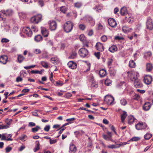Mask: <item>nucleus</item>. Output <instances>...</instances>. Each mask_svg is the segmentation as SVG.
Wrapping results in <instances>:
<instances>
[{"mask_svg": "<svg viewBox=\"0 0 153 153\" xmlns=\"http://www.w3.org/2000/svg\"><path fill=\"white\" fill-rule=\"evenodd\" d=\"M68 67L72 69H76L77 67L76 63L73 61H70L68 63Z\"/></svg>", "mask_w": 153, "mask_h": 153, "instance_id": "obj_17", "label": "nucleus"}, {"mask_svg": "<svg viewBox=\"0 0 153 153\" xmlns=\"http://www.w3.org/2000/svg\"><path fill=\"white\" fill-rule=\"evenodd\" d=\"M70 150L74 153H75L76 150V148L75 145L71 144L70 145Z\"/></svg>", "mask_w": 153, "mask_h": 153, "instance_id": "obj_27", "label": "nucleus"}, {"mask_svg": "<svg viewBox=\"0 0 153 153\" xmlns=\"http://www.w3.org/2000/svg\"><path fill=\"white\" fill-rule=\"evenodd\" d=\"M77 53L76 52L74 51L73 52L70 54L69 58L72 59H74L76 57Z\"/></svg>", "mask_w": 153, "mask_h": 153, "instance_id": "obj_32", "label": "nucleus"}, {"mask_svg": "<svg viewBox=\"0 0 153 153\" xmlns=\"http://www.w3.org/2000/svg\"><path fill=\"white\" fill-rule=\"evenodd\" d=\"M134 84L136 88H140L142 86L140 80L138 79L134 81Z\"/></svg>", "mask_w": 153, "mask_h": 153, "instance_id": "obj_18", "label": "nucleus"}, {"mask_svg": "<svg viewBox=\"0 0 153 153\" xmlns=\"http://www.w3.org/2000/svg\"><path fill=\"white\" fill-rule=\"evenodd\" d=\"M140 139V138L138 137H132L131 140L132 141H137L139 140Z\"/></svg>", "mask_w": 153, "mask_h": 153, "instance_id": "obj_53", "label": "nucleus"}, {"mask_svg": "<svg viewBox=\"0 0 153 153\" xmlns=\"http://www.w3.org/2000/svg\"><path fill=\"white\" fill-rule=\"evenodd\" d=\"M79 38L80 40L81 41H84L85 39V37L84 35L82 34H81L79 36Z\"/></svg>", "mask_w": 153, "mask_h": 153, "instance_id": "obj_49", "label": "nucleus"}, {"mask_svg": "<svg viewBox=\"0 0 153 153\" xmlns=\"http://www.w3.org/2000/svg\"><path fill=\"white\" fill-rule=\"evenodd\" d=\"M151 105L150 102H146L143 106V109L144 111H147L150 109Z\"/></svg>", "mask_w": 153, "mask_h": 153, "instance_id": "obj_19", "label": "nucleus"}, {"mask_svg": "<svg viewBox=\"0 0 153 153\" xmlns=\"http://www.w3.org/2000/svg\"><path fill=\"white\" fill-rule=\"evenodd\" d=\"M57 27V24L55 21H50L49 28L51 30H55Z\"/></svg>", "mask_w": 153, "mask_h": 153, "instance_id": "obj_13", "label": "nucleus"}, {"mask_svg": "<svg viewBox=\"0 0 153 153\" xmlns=\"http://www.w3.org/2000/svg\"><path fill=\"white\" fill-rule=\"evenodd\" d=\"M9 41V40L6 38H3L1 40L2 43H7Z\"/></svg>", "mask_w": 153, "mask_h": 153, "instance_id": "obj_60", "label": "nucleus"}, {"mask_svg": "<svg viewBox=\"0 0 153 153\" xmlns=\"http://www.w3.org/2000/svg\"><path fill=\"white\" fill-rule=\"evenodd\" d=\"M101 39L102 42H105L107 40V38L106 36L103 35L101 37Z\"/></svg>", "mask_w": 153, "mask_h": 153, "instance_id": "obj_50", "label": "nucleus"}, {"mask_svg": "<svg viewBox=\"0 0 153 153\" xmlns=\"http://www.w3.org/2000/svg\"><path fill=\"white\" fill-rule=\"evenodd\" d=\"M7 57L6 55H3L0 57V63L5 64L6 63L7 60Z\"/></svg>", "mask_w": 153, "mask_h": 153, "instance_id": "obj_16", "label": "nucleus"}, {"mask_svg": "<svg viewBox=\"0 0 153 153\" xmlns=\"http://www.w3.org/2000/svg\"><path fill=\"white\" fill-rule=\"evenodd\" d=\"M113 61V60L112 58H108L107 62V64L108 66H111Z\"/></svg>", "mask_w": 153, "mask_h": 153, "instance_id": "obj_44", "label": "nucleus"}, {"mask_svg": "<svg viewBox=\"0 0 153 153\" xmlns=\"http://www.w3.org/2000/svg\"><path fill=\"white\" fill-rule=\"evenodd\" d=\"M25 57L22 55H20L18 56L17 60L18 62L19 63H21L23 61Z\"/></svg>", "mask_w": 153, "mask_h": 153, "instance_id": "obj_36", "label": "nucleus"}, {"mask_svg": "<svg viewBox=\"0 0 153 153\" xmlns=\"http://www.w3.org/2000/svg\"><path fill=\"white\" fill-rule=\"evenodd\" d=\"M107 135L103 134L102 137L105 140L109 141V140H111V138H112V134L111 132L108 131L107 132Z\"/></svg>", "mask_w": 153, "mask_h": 153, "instance_id": "obj_15", "label": "nucleus"}, {"mask_svg": "<svg viewBox=\"0 0 153 153\" xmlns=\"http://www.w3.org/2000/svg\"><path fill=\"white\" fill-rule=\"evenodd\" d=\"M85 27V26L83 24H80L79 25V29L82 30H84Z\"/></svg>", "mask_w": 153, "mask_h": 153, "instance_id": "obj_58", "label": "nucleus"}, {"mask_svg": "<svg viewBox=\"0 0 153 153\" xmlns=\"http://www.w3.org/2000/svg\"><path fill=\"white\" fill-rule=\"evenodd\" d=\"M6 134H1V140H6L7 141H12L13 139L10 138H8V137H6Z\"/></svg>", "mask_w": 153, "mask_h": 153, "instance_id": "obj_23", "label": "nucleus"}, {"mask_svg": "<svg viewBox=\"0 0 153 153\" xmlns=\"http://www.w3.org/2000/svg\"><path fill=\"white\" fill-rule=\"evenodd\" d=\"M120 13L122 15L125 16L126 18H130L131 17L130 14L128 13L126 7H125L121 8Z\"/></svg>", "mask_w": 153, "mask_h": 153, "instance_id": "obj_4", "label": "nucleus"}, {"mask_svg": "<svg viewBox=\"0 0 153 153\" xmlns=\"http://www.w3.org/2000/svg\"><path fill=\"white\" fill-rule=\"evenodd\" d=\"M135 120V119L132 116H128V123L130 125L132 124Z\"/></svg>", "mask_w": 153, "mask_h": 153, "instance_id": "obj_21", "label": "nucleus"}, {"mask_svg": "<svg viewBox=\"0 0 153 153\" xmlns=\"http://www.w3.org/2000/svg\"><path fill=\"white\" fill-rule=\"evenodd\" d=\"M115 143L116 145H115L117 146H119V147L120 146L122 145H124L127 144V143L126 142H124V143H121L120 144H118L116 142H115Z\"/></svg>", "mask_w": 153, "mask_h": 153, "instance_id": "obj_55", "label": "nucleus"}, {"mask_svg": "<svg viewBox=\"0 0 153 153\" xmlns=\"http://www.w3.org/2000/svg\"><path fill=\"white\" fill-rule=\"evenodd\" d=\"M40 129L41 128L39 126H36V127L33 128L31 130L32 132H35L37 131L38 130Z\"/></svg>", "mask_w": 153, "mask_h": 153, "instance_id": "obj_43", "label": "nucleus"}, {"mask_svg": "<svg viewBox=\"0 0 153 153\" xmlns=\"http://www.w3.org/2000/svg\"><path fill=\"white\" fill-rule=\"evenodd\" d=\"M136 128L137 130L144 129L146 127V125L145 123L139 122L136 125Z\"/></svg>", "mask_w": 153, "mask_h": 153, "instance_id": "obj_8", "label": "nucleus"}, {"mask_svg": "<svg viewBox=\"0 0 153 153\" xmlns=\"http://www.w3.org/2000/svg\"><path fill=\"white\" fill-rule=\"evenodd\" d=\"M72 96V95L71 93L69 92H68L65 95V97L66 98H68L71 97Z\"/></svg>", "mask_w": 153, "mask_h": 153, "instance_id": "obj_57", "label": "nucleus"}, {"mask_svg": "<svg viewBox=\"0 0 153 153\" xmlns=\"http://www.w3.org/2000/svg\"><path fill=\"white\" fill-rule=\"evenodd\" d=\"M82 2H77L74 3V6L75 7L78 9L82 7Z\"/></svg>", "mask_w": 153, "mask_h": 153, "instance_id": "obj_29", "label": "nucleus"}, {"mask_svg": "<svg viewBox=\"0 0 153 153\" xmlns=\"http://www.w3.org/2000/svg\"><path fill=\"white\" fill-rule=\"evenodd\" d=\"M100 53L99 52H97V53H94V55L98 59H99L100 58Z\"/></svg>", "mask_w": 153, "mask_h": 153, "instance_id": "obj_63", "label": "nucleus"}, {"mask_svg": "<svg viewBox=\"0 0 153 153\" xmlns=\"http://www.w3.org/2000/svg\"><path fill=\"white\" fill-rule=\"evenodd\" d=\"M73 26V23L71 21H67L65 24L63 28L65 31L67 33L70 32Z\"/></svg>", "mask_w": 153, "mask_h": 153, "instance_id": "obj_2", "label": "nucleus"}, {"mask_svg": "<svg viewBox=\"0 0 153 153\" xmlns=\"http://www.w3.org/2000/svg\"><path fill=\"white\" fill-rule=\"evenodd\" d=\"M42 39V36L40 35H38L36 36L34 38L36 42H39Z\"/></svg>", "mask_w": 153, "mask_h": 153, "instance_id": "obj_28", "label": "nucleus"}, {"mask_svg": "<svg viewBox=\"0 0 153 153\" xmlns=\"http://www.w3.org/2000/svg\"><path fill=\"white\" fill-rule=\"evenodd\" d=\"M152 136L151 134L147 133L144 135V137L146 140H149L152 137Z\"/></svg>", "mask_w": 153, "mask_h": 153, "instance_id": "obj_46", "label": "nucleus"}, {"mask_svg": "<svg viewBox=\"0 0 153 153\" xmlns=\"http://www.w3.org/2000/svg\"><path fill=\"white\" fill-rule=\"evenodd\" d=\"M50 128V126L49 125H47L45 126L44 128V130L47 132L48 131Z\"/></svg>", "mask_w": 153, "mask_h": 153, "instance_id": "obj_51", "label": "nucleus"}, {"mask_svg": "<svg viewBox=\"0 0 153 153\" xmlns=\"http://www.w3.org/2000/svg\"><path fill=\"white\" fill-rule=\"evenodd\" d=\"M146 69L147 71H150L153 68V66L150 63H148L146 64Z\"/></svg>", "mask_w": 153, "mask_h": 153, "instance_id": "obj_26", "label": "nucleus"}, {"mask_svg": "<svg viewBox=\"0 0 153 153\" xmlns=\"http://www.w3.org/2000/svg\"><path fill=\"white\" fill-rule=\"evenodd\" d=\"M108 22L109 25L112 27H115L117 26V22L113 18L109 19L108 20Z\"/></svg>", "mask_w": 153, "mask_h": 153, "instance_id": "obj_12", "label": "nucleus"}, {"mask_svg": "<svg viewBox=\"0 0 153 153\" xmlns=\"http://www.w3.org/2000/svg\"><path fill=\"white\" fill-rule=\"evenodd\" d=\"M107 147L111 149H116L119 147V146H117L115 145H111L107 146Z\"/></svg>", "mask_w": 153, "mask_h": 153, "instance_id": "obj_40", "label": "nucleus"}, {"mask_svg": "<svg viewBox=\"0 0 153 153\" xmlns=\"http://www.w3.org/2000/svg\"><path fill=\"white\" fill-rule=\"evenodd\" d=\"M34 52L36 54H38L41 53V51L39 49H36L34 50Z\"/></svg>", "mask_w": 153, "mask_h": 153, "instance_id": "obj_56", "label": "nucleus"}, {"mask_svg": "<svg viewBox=\"0 0 153 153\" xmlns=\"http://www.w3.org/2000/svg\"><path fill=\"white\" fill-rule=\"evenodd\" d=\"M117 50V48L115 45H113L110 47L109 49V51L111 52H114Z\"/></svg>", "mask_w": 153, "mask_h": 153, "instance_id": "obj_31", "label": "nucleus"}, {"mask_svg": "<svg viewBox=\"0 0 153 153\" xmlns=\"http://www.w3.org/2000/svg\"><path fill=\"white\" fill-rule=\"evenodd\" d=\"M129 66L131 68H135L136 66L135 63L133 60H131L129 62Z\"/></svg>", "mask_w": 153, "mask_h": 153, "instance_id": "obj_34", "label": "nucleus"}, {"mask_svg": "<svg viewBox=\"0 0 153 153\" xmlns=\"http://www.w3.org/2000/svg\"><path fill=\"white\" fill-rule=\"evenodd\" d=\"M41 64L45 68H47L48 67V63L45 61H42L41 62Z\"/></svg>", "mask_w": 153, "mask_h": 153, "instance_id": "obj_39", "label": "nucleus"}, {"mask_svg": "<svg viewBox=\"0 0 153 153\" xmlns=\"http://www.w3.org/2000/svg\"><path fill=\"white\" fill-rule=\"evenodd\" d=\"M38 2L39 5H40L41 7L43 6L44 1L43 0H39Z\"/></svg>", "mask_w": 153, "mask_h": 153, "instance_id": "obj_64", "label": "nucleus"}, {"mask_svg": "<svg viewBox=\"0 0 153 153\" xmlns=\"http://www.w3.org/2000/svg\"><path fill=\"white\" fill-rule=\"evenodd\" d=\"M19 16L21 19H24L26 18V14L25 13L23 12L19 13Z\"/></svg>", "mask_w": 153, "mask_h": 153, "instance_id": "obj_37", "label": "nucleus"}, {"mask_svg": "<svg viewBox=\"0 0 153 153\" xmlns=\"http://www.w3.org/2000/svg\"><path fill=\"white\" fill-rule=\"evenodd\" d=\"M98 86V82L94 80V77L93 76H92L91 86L93 87L97 88Z\"/></svg>", "mask_w": 153, "mask_h": 153, "instance_id": "obj_30", "label": "nucleus"}, {"mask_svg": "<svg viewBox=\"0 0 153 153\" xmlns=\"http://www.w3.org/2000/svg\"><path fill=\"white\" fill-rule=\"evenodd\" d=\"M79 53L80 56L85 57L88 54V50L85 48H81L79 50Z\"/></svg>", "mask_w": 153, "mask_h": 153, "instance_id": "obj_6", "label": "nucleus"}, {"mask_svg": "<svg viewBox=\"0 0 153 153\" xmlns=\"http://www.w3.org/2000/svg\"><path fill=\"white\" fill-rule=\"evenodd\" d=\"M127 114L126 112L123 111L121 114V119L122 122H124L126 118L127 117Z\"/></svg>", "mask_w": 153, "mask_h": 153, "instance_id": "obj_22", "label": "nucleus"}, {"mask_svg": "<svg viewBox=\"0 0 153 153\" xmlns=\"http://www.w3.org/2000/svg\"><path fill=\"white\" fill-rule=\"evenodd\" d=\"M121 104L123 105H125L127 103V102L125 99H122L120 101Z\"/></svg>", "mask_w": 153, "mask_h": 153, "instance_id": "obj_47", "label": "nucleus"}, {"mask_svg": "<svg viewBox=\"0 0 153 153\" xmlns=\"http://www.w3.org/2000/svg\"><path fill=\"white\" fill-rule=\"evenodd\" d=\"M36 143L37 144L35 146V148L33 149L34 151L35 152H36L39 149V141H36Z\"/></svg>", "mask_w": 153, "mask_h": 153, "instance_id": "obj_35", "label": "nucleus"}, {"mask_svg": "<svg viewBox=\"0 0 153 153\" xmlns=\"http://www.w3.org/2000/svg\"><path fill=\"white\" fill-rule=\"evenodd\" d=\"M22 31L28 36L30 37L32 35V31L29 27H24L22 29Z\"/></svg>", "mask_w": 153, "mask_h": 153, "instance_id": "obj_10", "label": "nucleus"}, {"mask_svg": "<svg viewBox=\"0 0 153 153\" xmlns=\"http://www.w3.org/2000/svg\"><path fill=\"white\" fill-rule=\"evenodd\" d=\"M42 16L41 14H38L32 17L30 19L31 23L34 24H38L40 22L42 19Z\"/></svg>", "mask_w": 153, "mask_h": 153, "instance_id": "obj_1", "label": "nucleus"}, {"mask_svg": "<svg viewBox=\"0 0 153 153\" xmlns=\"http://www.w3.org/2000/svg\"><path fill=\"white\" fill-rule=\"evenodd\" d=\"M88 20L91 26H94L95 24V21L92 17H89Z\"/></svg>", "mask_w": 153, "mask_h": 153, "instance_id": "obj_25", "label": "nucleus"}, {"mask_svg": "<svg viewBox=\"0 0 153 153\" xmlns=\"http://www.w3.org/2000/svg\"><path fill=\"white\" fill-rule=\"evenodd\" d=\"M41 33L45 37H47L48 35V32L45 28H42Z\"/></svg>", "mask_w": 153, "mask_h": 153, "instance_id": "obj_20", "label": "nucleus"}, {"mask_svg": "<svg viewBox=\"0 0 153 153\" xmlns=\"http://www.w3.org/2000/svg\"><path fill=\"white\" fill-rule=\"evenodd\" d=\"M50 143L51 144H53L55 143L56 142L57 140L56 139L55 140H52L51 139H50Z\"/></svg>", "mask_w": 153, "mask_h": 153, "instance_id": "obj_59", "label": "nucleus"}, {"mask_svg": "<svg viewBox=\"0 0 153 153\" xmlns=\"http://www.w3.org/2000/svg\"><path fill=\"white\" fill-rule=\"evenodd\" d=\"M1 12L7 16H11L13 14V11L11 9H8L6 10H2Z\"/></svg>", "mask_w": 153, "mask_h": 153, "instance_id": "obj_9", "label": "nucleus"}, {"mask_svg": "<svg viewBox=\"0 0 153 153\" xmlns=\"http://www.w3.org/2000/svg\"><path fill=\"white\" fill-rule=\"evenodd\" d=\"M9 127L8 125H0V129H7Z\"/></svg>", "mask_w": 153, "mask_h": 153, "instance_id": "obj_52", "label": "nucleus"}, {"mask_svg": "<svg viewBox=\"0 0 153 153\" xmlns=\"http://www.w3.org/2000/svg\"><path fill=\"white\" fill-rule=\"evenodd\" d=\"M114 100V98L111 95H107L105 97L104 102L108 105L113 104Z\"/></svg>", "mask_w": 153, "mask_h": 153, "instance_id": "obj_3", "label": "nucleus"}, {"mask_svg": "<svg viewBox=\"0 0 153 153\" xmlns=\"http://www.w3.org/2000/svg\"><path fill=\"white\" fill-rule=\"evenodd\" d=\"M95 48L98 51H102L104 50V47L102 44L100 42H97L95 45Z\"/></svg>", "mask_w": 153, "mask_h": 153, "instance_id": "obj_14", "label": "nucleus"}, {"mask_svg": "<svg viewBox=\"0 0 153 153\" xmlns=\"http://www.w3.org/2000/svg\"><path fill=\"white\" fill-rule=\"evenodd\" d=\"M146 25L147 28L149 30H151L153 28V24L152 19L150 17L147 19Z\"/></svg>", "mask_w": 153, "mask_h": 153, "instance_id": "obj_5", "label": "nucleus"}, {"mask_svg": "<svg viewBox=\"0 0 153 153\" xmlns=\"http://www.w3.org/2000/svg\"><path fill=\"white\" fill-rule=\"evenodd\" d=\"M151 53L150 52H148L145 54L144 57L145 58L147 59L149 57H151Z\"/></svg>", "mask_w": 153, "mask_h": 153, "instance_id": "obj_42", "label": "nucleus"}, {"mask_svg": "<svg viewBox=\"0 0 153 153\" xmlns=\"http://www.w3.org/2000/svg\"><path fill=\"white\" fill-rule=\"evenodd\" d=\"M99 74L101 77H104L106 75L107 73L106 70L103 69L100 70Z\"/></svg>", "mask_w": 153, "mask_h": 153, "instance_id": "obj_24", "label": "nucleus"}, {"mask_svg": "<svg viewBox=\"0 0 153 153\" xmlns=\"http://www.w3.org/2000/svg\"><path fill=\"white\" fill-rule=\"evenodd\" d=\"M122 30L124 33H127L130 32L131 30V29L129 28L128 27L124 26L123 27Z\"/></svg>", "mask_w": 153, "mask_h": 153, "instance_id": "obj_33", "label": "nucleus"}, {"mask_svg": "<svg viewBox=\"0 0 153 153\" xmlns=\"http://www.w3.org/2000/svg\"><path fill=\"white\" fill-rule=\"evenodd\" d=\"M98 27L99 30H102L103 29V26L101 23H99L98 24Z\"/></svg>", "mask_w": 153, "mask_h": 153, "instance_id": "obj_61", "label": "nucleus"}, {"mask_svg": "<svg viewBox=\"0 0 153 153\" xmlns=\"http://www.w3.org/2000/svg\"><path fill=\"white\" fill-rule=\"evenodd\" d=\"M94 9L96 10V11L99 12H100L101 10L102 9V7L100 6H98L94 7Z\"/></svg>", "mask_w": 153, "mask_h": 153, "instance_id": "obj_41", "label": "nucleus"}, {"mask_svg": "<svg viewBox=\"0 0 153 153\" xmlns=\"http://www.w3.org/2000/svg\"><path fill=\"white\" fill-rule=\"evenodd\" d=\"M140 98L139 95L137 94H135L134 97V99L136 100H138Z\"/></svg>", "mask_w": 153, "mask_h": 153, "instance_id": "obj_62", "label": "nucleus"}, {"mask_svg": "<svg viewBox=\"0 0 153 153\" xmlns=\"http://www.w3.org/2000/svg\"><path fill=\"white\" fill-rule=\"evenodd\" d=\"M32 30L34 32H36L38 31V29L34 25H33L31 27Z\"/></svg>", "mask_w": 153, "mask_h": 153, "instance_id": "obj_54", "label": "nucleus"}, {"mask_svg": "<svg viewBox=\"0 0 153 153\" xmlns=\"http://www.w3.org/2000/svg\"><path fill=\"white\" fill-rule=\"evenodd\" d=\"M67 10V9L65 6H62L60 7V11L63 13H65Z\"/></svg>", "mask_w": 153, "mask_h": 153, "instance_id": "obj_45", "label": "nucleus"}, {"mask_svg": "<svg viewBox=\"0 0 153 153\" xmlns=\"http://www.w3.org/2000/svg\"><path fill=\"white\" fill-rule=\"evenodd\" d=\"M152 80V77L151 76L146 75L144 77V82L147 85H149L151 84Z\"/></svg>", "mask_w": 153, "mask_h": 153, "instance_id": "obj_11", "label": "nucleus"}, {"mask_svg": "<svg viewBox=\"0 0 153 153\" xmlns=\"http://www.w3.org/2000/svg\"><path fill=\"white\" fill-rule=\"evenodd\" d=\"M19 139L22 141H25L27 139V136L25 135H22L19 137Z\"/></svg>", "mask_w": 153, "mask_h": 153, "instance_id": "obj_38", "label": "nucleus"}, {"mask_svg": "<svg viewBox=\"0 0 153 153\" xmlns=\"http://www.w3.org/2000/svg\"><path fill=\"white\" fill-rule=\"evenodd\" d=\"M128 74V76L132 81H134L137 79V75L135 72L132 71H128L127 72Z\"/></svg>", "mask_w": 153, "mask_h": 153, "instance_id": "obj_7", "label": "nucleus"}, {"mask_svg": "<svg viewBox=\"0 0 153 153\" xmlns=\"http://www.w3.org/2000/svg\"><path fill=\"white\" fill-rule=\"evenodd\" d=\"M105 83L106 85L109 86L111 83V81L109 79H106L105 81Z\"/></svg>", "mask_w": 153, "mask_h": 153, "instance_id": "obj_48", "label": "nucleus"}]
</instances>
